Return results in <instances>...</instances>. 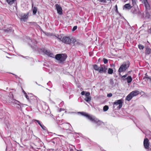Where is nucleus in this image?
Masks as SVG:
<instances>
[{"mask_svg":"<svg viewBox=\"0 0 151 151\" xmlns=\"http://www.w3.org/2000/svg\"><path fill=\"white\" fill-rule=\"evenodd\" d=\"M56 37L63 42L66 44H69L71 43H73L74 45H76L78 43V42L75 38L71 37L70 38L69 37L65 36L63 35H57Z\"/></svg>","mask_w":151,"mask_h":151,"instance_id":"f257e3e1","label":"nucleus"},{"mask_svg":"<svg viewBox=\"0 0 151 151\" xmlns=\"http://www.w3.org/2000/svg\"><path fill=\"white\" fill-rule=\"evenodd\" d=\"M78 113L81 115L86 117L88 119L90 120L93 123L96 124L98 126L100 125L103 123V122L102 121L99 120L95 116L90 115L87 113L83 112H79Z\"/></svg>","mask_w":151,"mask_h":151,"instance_id":"f03ea898","label":"nucleus"},{"mask_svg":"<svg viewBox=\"0 0 151 151\" xmlns=\"http://www.w3.org/2000/svg\"><path fill=\"white\" fill-rule=\"evenodd\" d=\"M66 58L67 56L65 54H58L56 55L55 57V58L60 63L64 61Z\"/></svg>","mask_w":151,"mask_h":151,"instance_id":"7ed1b4c3","label":"nucleus"},{"mask_svg":"<svg viewBox=\"0 0 151 151\" xmlns=\"http://www.w3.org/2000/svg\"><path fill=\"white\" fill-rule=\"evenodd\" d=\"M10 101L14 104V106L19 109H21L22 107L23 106V105L18 101L12 99H11Z\"/></svg>","mask_w":151,"mask_h":151,"instance_id":"20e7f679","label":"nucleus"},{"mask_svg":"<svg viewBox=\"0 0 151 151\" xmlns=\"http://www.w3.org/2000/svg\"><path fill=\"white\" fill-rule=\"evenodd\" d=\"M129 67V65L128 63H124L121 65L119 68L118 71L120 73L125 71Z\"/></svg>","mask_w":151,"mask_h":151,"instance_id":"39448f33","label":"nucleus"},{"mask_svg":"<svg viewBox=\"0 0 151 151\" xmlns=\"http://www.w3.org/2000/svg\"><path fill=\"white\" fill-rule=\"evenodd\" d=\"M123 101L122 99H119L113 103V105L117 106L119 105L118 108L119 109H120L122 108V106Z\"/></svg>","mask_w":151,"mask_h":151,"instance_id":"423d86ee","label":"nucleus"},{"mask_svg":"<svg viewBox=\"0 0 151 151\" xmlns=\"http://www.w3.org/2000/svg\"><path fill=\"white\" fill-rule=\"evenodd\" d=\"M107 70V68L104 65H101L99 67V72L100 73H105Z\"/></svg>","mask_w":151,"mask_h":151,"instance_id":"0eeeda50","label":"nucleus"},{"mask_svg":"<svg viewBox=\"0 0 151 151\" xmlns=\"http://www.w3.org/2000/svg\"><path fill=\"white\" fill-rule=\"evenodd\" d=\"M144 145L145 149H148L149 147V144L148 139L146 138H145L144 141Z\"/></svg>","mask_w":151,"mask_h":151,"instance_id":"6e6552de","label":"nucleus"},{"mask_svg":"<svg viewBox=\"0 0 151 151\" xmlns=\"http://www.w3.org/2000/svg\"><path fill=\"white\" fill-rule=\"evenodd\" d=\"M56 6L58 13L59 14H62V9L61 7L58 4H56Z\"/></svg>","mask_w":151,"mask_h":151,"instance_id":"1a4fd4ad","label":"nucleus"},{"mask_svg":"<svg viewBox=\"0 0 151 151\" xmlns=\"http://www.w3.org/2000/svg\"><path fill=\"white\" fill-rule=\"evenodd\" d=\"M132 7L129 4H127L124 5L123 6V9L124 10L128 9L130 10Z\"/></svg>","mask_w":151,"mask_h":151,"instance_id":"9d476101","label":"nucleus"},{"mask_svg":"<svg viewBox=\"0 0 151 151\" xmlns=\"http://www.w3.org/2000/svg\"><path fill=\"white\" fill-rule=\"evenodd\" d=\"M28 17V14H22L21 15V19L22 20L25 21Z\"/></svg>","mask_w":151,"mask_h":151,"instance_id":"9b49d317","label":"nucleus"},{"mask_svg":"<svg viewBox=\"0 0 151 151\" xmlns=\"http://www.w3.org/2000/svg\"><path fill=\"white\" fill-rule=\"evenodd\" d=\"M45 53L47 55L50 56V57H51L54 58V55L50 51L48 50H45L44 51Z\"/></svg>","mask_w":151,"mask_h":151,"instance_id":"f8f14e48","label":"nucleus"},{"mask_svg":"<svg viewBox=\"0 0 151 151\" xmlns=\"http://www.w3.org/2000/svg\"><path fill=\"white\" fill-rule=\"evenodd\" d=\"M130 93L134 97L137 96L139 93V92L137 91H132Z\"/></svg>","mask_w":151,"mask_h":151,"instance_id":"ddd939ff","label":"nucleus"},{"mask_svg":"<svg viewBox=\"0 0 151 151\" xmlns=\"http://www.w3.org/2000/svg\"><path fill=\"white\" fill-rule=\"evenodd\" d=\"M133 97L130 93H129L126 97V100L128 101H130Z\"/></svg>","mask_w":151,"mask_h":151,"instance_id":"4468645a","label":"nucleus"},{"mask_svg":"<svg viewBox=\"0 0 151 151\" xmlns=\"http://www.w3.org/2000/svg\"><path fill=\"white\" fill-rule=\"evenodd\" d=\"M125 79L127 80V82L128 83H130L131 82L132 80V78L131 76H128L127 78H125Z\"/></svg>","mask_w":151,"mask_h":151,"instance_id":"2eb2a0df","label":"nucleus"},{"mask_svg":"<svg viewBox=\"0 0 151 151\" xmlns=\"http://www.w3.org/2000/svg\"><path fill=\"white\" fill-rule=\"evenodd\" d=\"M143 2H144L145 6L146 8L147 9H149L150 8V6L149 4H148L147 1V0L143 1Z\"/></svg>","mask_w":151,"mask_h":151,"instance_id":"dca6fc26","label":"nucleus"},{"mask_svg":"<svg viewBox=\"0 0 151 151\" xmlns=\"http://www.w3.org/2000/svg\"><path fill=\"white\" fill-rule=\"evenodd\" d=\"M143 79H144L146 81L148 80H149L150 81H151V78L149 77L147 75V73H146L145 76L143 78Z\"/></svg>","mask_w":151,"mask_h":151,"instance_id":"f3484780","label":"nucleus"},{"mask_svg":"<svg viewBox=\"0 0 151 151\" xmlns=\"http://www.w3.org/2000/svg\"><path fill=\"white\" fill-rule=\"evenodd\" d=\"M70 125L68 123L65 124H63V126L64 127L65 129H69Z\"/></svg>","mask_w":151,"mask_h":151,"instance_id":"a211bd4d","label":"nucleus"},{"mask_svg":"<svg viewBox=\"0 0 151 151\" xmlns=\"http://www.w3.org/2000/svg\"><path fill=\"white\" fill-rule=\"evenodd\" d=\"M15 0H6L7 3L11 5L14 3Z\"/></svg>","mask_w":151,"mask_h":151,"instance_id":"6ab92c4d","label":"nucleus"},{"mask_svg":"<svg viewBox=\"0 0 151 151\" xmlns=\"http://www.w3.org/2000/svg\"><path fill=\"white\" fill-rule=\"evenodd\" d=\"M91 99V98L90 96L86 97V98L84 99V100L88 102L90 101Z\"/></svg>","mask_w":151,"mask_h":151,"instance_id":"aec40b11","label":"nucleus"},{"mask_svg":"<svg viewBox=\"0 0 151 151\" xmlns=\"http://www.w3.org/2000/svg\"><path fill=\"white\" fill-rule=\"evenodd\" d=\"M93 68L96 70L99 71V67L96 65H94L93 66Z\"/></svg>","mask_w":151,"mask_h":151,"instance_id":"412c9836","label":"nucleus"},{"mask_svg":"<svg viewBox=\"0 0 151 151\" xmlns=\"http://www.w3.org/2000/svg\"><path fill=\"white\" fill-rule=\"evenodd\" d=\"M109 109V107L108 106L105 105L103 107V111H107Z\"/></svg>","mask_w":151,"mask_h":151,"instance_id":"4be33fe9","label":"nucleus"},{"mask_svg":"<svg viewBox=\"0 0 151 151\" xmlns=\"http://www.w3.org/2000/svg\"><path fill=\"white\" fill-rule=\"evenodd\" d=\"M151 50L148 48H147L146 49V53L147 54H149L150 53Z\"/></svg>","mask_w":151,"mask_h":151,"instance_id":"5701e85b","label":"nucleus"},{"mask_svg":"<svg viewBox=\"0 0 151 151\" xmlns=\"http://www.w3.org/2000/svg\"><path fill=\"white\" fill-rule=\"evenodd\" d=\"M113 70L112 69L109 68L108 70V73L109 74H112L113 73Z\"/></svg>","mask_w":151,"mask_h":151,"instance_id":"b1692460","label":"nucleus"},{"mask_svg":"<svg viewBox=\"0 0 151 151\" xmlns=\"http://www.w3.org/2000/svg\"><path fill=\"white\" fill-rule=\"evenodd\" d=\"M23 93H24V95L25 96V97L29 101V96H27V93L25 92V91H24V90H23Z\"/></svg>","mask_w":151,"mask_h":151,"instance_id":"393cba45","label":"nucleus"},{"mask_svg":"<svg viewBox=\"0 0 151 151\" xmlns=\"http://www.w3.org/2000/svg\"><path fill=\"white\" fill-rule=\"evenodd\" d=\"M37 9L36 7H34L33 9V13L34 14H36L37 12Z\"/></svg>","mask_w":151,"mask_h":151,"instance_id":"a878e982","label":"nucleus"},{"mask_svg":"<svg viewBox=\"0 0 151 151\" xmlns=\"http://www.w3.org/2000/svg\"><path fill=\"white\" fill-rule=\"evenodd\" d=\"M138 47L140 49H143L144 48V46L141 45H138Z\"/></svg>","mask_w":151,"mask_h":151,"instance_id":"bb28decb","label":"nucleus"},{"mask_svg":"<svg viewBox=\"0 0 151 151\" xmlns=\"http://www.w3.org/2000/svg\"><path fill=\"white\" fill-rule=\"evenodd\" d=\"M132 3L133 6H134L136 4V0H132Z\"/></svg>","mask_w":151,"mask_h":151,"instance_id":"cd10ccee","label":"nucleus"},{"mask_svg":"<svg viewBox=\"0 0 151 151\" xmlns=\"http://www.w3.org/2000/svg\"><path fill=\"white\" fill-rule=\"evenodd\" d=\"M90 93L89 92H86L85 93V95L86 97L90 96Z\"/></svg>","mask_w":151,"mask_h":151,"instance_id":"c85d7f7f","label":"nucleus"},{"mask_svg":"<svg viewBox=\"0 0 151 151\" xmlns=\"http://www.w3.org/2000/svg\"><path fill=\"white\" fill-rule=\"evenodd\" d=\"M77 26H74L72 29V31H75L77 29Z\"/></svg>","mask_w":151,"mask_h":151,"instance_id":"c756f323","label":"nucleus"},{"mask_svg":"<svg viewBox=\"0 0 151 151\" xmlns=\"http://www.w3.org/2000/svg\"><path fill=\"white\" fill-rule=\"evenodd\" d=\"M104 62L105 64L106 63L108 62V60L105 58L103 59Z\"/></svg>","mask_w":151,"mask_h":151,"instance_id":"7c9ffc66","label":"nucleus"},{"mask_svg":"<svg viewBox=\"0 0 151 151\" xmlns=\"http://www.w3.org/2000/svg\"><path fill=\"white\" fill-rule=\"evenodd\" d=\"M127 76V75H124L123 76H122V78L123 80H125V79L124 78L125 77H126Z\"/></svg>","mask_w":151,"mask_h":151,"instance_id":"2f4dec72","label":"nucleus"},{"mask_svg":"<svg viewBox=\"0 0 151 151\" xmlns=\"http://www.w3.org/2000/svg\"><path fill=\"white\" fill-rule=\"evenodd\" d=\"M112 94L111 93H110L109 94H108L107 95V96L109 97H110L112 96Z\"/></svg>","mask_w":151,"mask_h":151,"instance_id":"473e14b6","label":"nucleus"},{"mask_svg":"<svg viewBox=\"0 0 151 151\" xmlns=\"http://www.w3.org/2000/svg\"><path fill=\"white\" fill-rule=\"evenodd\" d=\"M99 1L101 2L105 3L106 2L105 0H99Z\"/></svg>","mask_w":151,"mask_h":151,"instance_id":"72a5a7b5","label":"nucleus"},{"mask_svg":"<svg viewBox=\"0 0 151 151\" xmlns=\"http://www.w3.org/2000/svg\"><path fill=\"white\" fill-rule=\"evenodd\" d=\"M40 126L43 129H45V127L44 125H41V126Z\"/></svg>","mask_w":151,"mask_h":151,"instance_id":"f704fd0d","label":"nucleus"},{"mask_svg":"<svg viewBox=\"0 0 151 151\" xmlns=\"http://www.w3.org/2000/svg\"><path fill=\"white\" fill-rule=\"evenodd\" d=\"M35 121H36L39 124L40 126H41L42 124H41L40 121H39V120H36Z\"/></svg>","mask_w":151,"mask_h":151,"instance_id":"c9c22d12","label":"nucleus"},{"mask_svg":"<svg viewBox=\"0 0 151 151\" xmlns=\"http://www.w3.org/2000/svg\"><path fill=\"white\" fill-rule=\"evenodd\" d=\"M86 92L84 91H83L81 93V94L82 95H84L85 94Z\"/></svg>","mask_w":151,"mask_h":151,"instance_id":"e433bc0d","label":"nucleus"},{"mask_svg":"<svg viewBox=\"0 0 151 151\" xmlns=\"http://www.w3.org/2000/svg\"><path fill=\"white\" fill-rule=\"evenodd\" d=\"M5 31H8V32L11 31H10V29H9V30H8V29H6Z\"/></svg>","mask_w":151,"mask_h":151,"instance_id":"4c0bfd02","label":"nucleus"},{"mask_svg":"<svg viewBox=\"0 0 151 151\" xmlns=\"http://www.w3.org/2000/svg\"><path fill=\"white\" fill-rule=\"evenodd\" d=\"M75 149L77 151H82L81 150H76V148H75Z\"/></svg>","mask_w":151,"mask_h":151,"instance_id":"58836bf2","label":"nucleus"},{"mask_svg":"<svg viewBox=\"0 0 151 151\" xmlns=\"http://www.w3.org/2000/svg\"><path fill=\"white\" fill-rule=\"evenodd\" d=\"M70 151H73V150L72 149H70Z\"/></svg>","mask_w":151,"mask_h":151,"instance_id":"ea45409f","label":"nucleus"},{"mask_svg":"<svg viewBox=\"0 0 151 151\" xmlns=\"http://www.w3.org/2000/svg\"><path fill=\"white\" fill-rule=\"evenodd\" d=\"M115 7L117 9V5H116Z\"/></svg>","mask_w":151,"mask_h":151,"instance_id":"a19ab883","label":"nucleus"}]
</instances>
